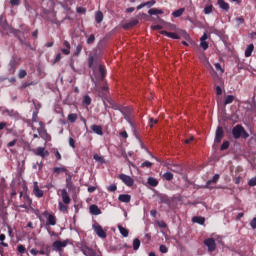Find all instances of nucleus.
Here are the masks:
<instances>
[{"label":"nucleus","instance_id":"nucleus-1","mask_svg":"<svg viewBox=\"0 0 256 256\" xmlns=\"http://www.w3.org/2000/svg\"><path fill=\"white\" fill-rule=\"evenodd\" d=\"M39 247H41L40 250L32 248L30 250L31 255H33V256H37V255L50 256L51 255V245L45 244L44 242H42L39 244Z\"/></svg>","mask_w":256,"mask_h":256},{"label":"nucleus","instance_id":"nucleus-2","mask_svg":"<svg viewBox=\"0 0 256 256\" xmlns=\"http://www.w3.org/2000/svg\"><path fill=\"white\" fill-rule=\"evenodd\" d=\"M232 135L234 139H241V137L242 139H247L249 137V133L239 124L232 129Z\"/></svg>","mask_w":256,"mask_h":256},{"label":"nucleus","instance_id":"nucleus-3","mask_svg":"<svg viewBox=\"0 0 256 256\" xmlns=\"http://www.w3.org/2000/svg\"><path fill=\"white\" fill-rule=\"evenodd\" d=\"M92 229L94 230L96 235H98V237H100V239H107V232H105V230H103V227H101V225L99 223L95 222L92 225Z\"/></svg>","mask_w":256,"mask_h":256},{"label":"nucleus","instance_id":"nucleus-4","mask_svg":"<svg viewBox=\"0 0 256 256\" xmlns=\"http://www.w3.org/2000/svg\"><path fill=\"white\" fill-rule=\"evenodd\" d=\"M94 75L97 81H103L105 77H107V70L105 69V66L99 65L98 71H94Z\"/></svg>","mask_w":256,"mask_h":256},{"label":"nucleus","instance_id":"nucleus-5","mask_svg":"<svg viewBox=\"0 0 256 256\" xmlns=\"http://www.w3.org/2000/svg\"><path fill=\"white\" fill-rule=\"evenodd\" d=\"M118 179H120V181L126 184L127 187H133V185H135V180H133V178H131V176L127 174H120L118 176Z\"/></svg>","mask_w":256,"mask_h":256},{"label":"nucleus","instance_id":"nucleus-6","mask_svg":"<svg viewBox=\"0 0 256 256\" xmlns=\"http://www.w3.org/2000/svg\"><path fill=\"white\" fill-rule=\"evenodd\" d=\"M66 176V187L68 191H70L71 193H75L77 187H75V184L73 183V176H71V174L69 173H66Z\"/></svg>","mask_w":256,"mask_h":256},{"label":"nucleus","instance_id":"nucleus-7","mask_svg":"<svg viewBox=\"0 0 256 256\" xmlns=\"http://www.w3.org/2000/svg\"><path fill=\"white\" fill-rule=\"evenodd\" d=\"M204 245L208 247L209 253H213L215 249H217V243L215 242V239L208 238L204 240Z\"/></svg>","mask_w":256,"mask_h":256},{"label":"nucleus","instance_id":"nucleus-8","mask_svg":"<svg viewBox=\"0 0 256 256\" xmlns=\"http://www.w3.org/2000/svg\"><path fill=\"white\" fill-rule=\"evenodd\" d=\"M43 217H47L46 225H57V218L55 217V215L50 214L48 211H44Z\"/></svg>","mask_w":256,"mask_h":256},{"label":"nucleus","instance_id":"nucleus-9","mask_svg":"<svg viewBox=\"0 0 256 256\" xmlns=\"http://www.w3.org/2000/svg\"><path fill=\"white\" fill-rule=\"evenodd\" d=\"M81 252L85 256H103V254H101V253L99 255H97V252H95V250H93L92 248H90L87 245H84L81 247Z\"/></svg>","mask_w":256,"mask_h":256},{"label":"nucleus","instance_id":"nucleus-10","mask_svg":"<svg viewBox=\"0 0 256 256\" xmlns=\"http://www.w3.org/2000/svg\"><path fill=\"white\" fill-rule=\"evenodd\" d=\"M120 113H122L124 119H126L128 123H130V125H133V122H131V113H132L131 108L123 107L122 109H120Z\"/></svg>","mask_w":256,"mask_h":256},{"label":"nucleus","instance_id":"nucleus-11","mask_svg":"<svg viewBox=\"0 0 256 256\" xmlns=\"http://www.w3.org/2000/svg\"><path fill=\"white\" fill-rule=\"evenodd\" d=\"M33 153L37 157H42V159H45V157H49V151L45 150V147H38L37 149L33 150Z\"/></svg>","mask_w":256,"mask_h":256},{"label":"nucleus","instance_id":"nucleus-12","mask_svg":"<svg viewBox=\"0 0 256 256\" xmlns=\"http://www.w3.org/2000/svg\"><path fill=\"white\" fill-rule=\"evenodd\" d=\"M61 198L64 205H69V203H71V197H69V193L67 192V189L61 190Z\"/></svg>","mask_w":256,"mask_h":256},{"label":"nucleus","instance_id":"nucleus-13","mask_svg":"<svg viewBox=\"0 0 256 256\" xmlns=\"http://www.w3.org/2000/svg\"><path fill=\"white\" fill-rule=\"evenodd\" d=\"M224 131L223 127L219 126L216 130L215 143H221V139H223Z\"/></svg>","mask_w":256,"mask_h":256},{"label":"nucleus","instance_id":"nucleus-14","mask_svg":"<svg viewBox=\"0 0 256 256\" xmlns=\"http://www.w3.org/2000/svg\"><path fill=\"white\" fill-rule=\"evenodd\" d=\"M161 35H165V37H169L170 39H181V36L175 32L161 31Z\"/></svg>","mask_w":256,"mask_h":256},{"label":"nucleus","instance_id":"nucleus-15","mask_svg":"<svg viewBox=\"0 0 256 256\" xmlns=\"http://www.w3.org/2000/svg\"><path fill=\"white\" fill-rule=\"evenodd\" d=\"M217 181H219V174H215L211 180H208L206 182V185L204 186V189H213V187H211V184L217 183Z\"/></svg>","mask_w":256,"mask_h":256},{"label":"nucleus","instance_id":"nucleus-16","mask_svg":"<svg viewBox=\"0 0 256 256\" xmlns=\"http://www.w3.org/2000/svg\"><path fill=\"white\" fill-rule=\"evenodd\" d=\"M33 193L35 197H38V199H41V197H43V190L39 189V185H37V182L34 183Z\"/></svg>","mask_w":256,"mask_h":256},{"label":"nucleus","instance_id":"nucleus-17","mask_svg":"<svg viewBox=\"0 0 256 256\" xmlns=\"http://www.w3.org/2000/svg\"><path fill=\"white\" fill-rule=\"evenodd\" d=\"M118 201L121 203H130L131 202V195L129 194H120L118 197Z\"/></svg>","mask_w":256,"mask_h":256},{"label":"nucleus","instance_id":"nucleus-18","mask_svg":"<svg viewBox=\"0 0 256 256\" xmlns=\"http://www.w3.org/2000/svg\"><path fill=\"white\" fill-rule=\"evenodd\" d=\"M135 25H139L138 19H132L130 22H127L123 25V29H131V27H135Z\"/></svg>","mask_w":256,"mask_h":256},{"label":"nucleus","instance_id":"nucleus-19","mask_svg":"<svg viewBox=\"0 0 256 256\" xmlns=\"http://www.w3.org/2000/svg\"><path fill=\"white\" fill-rule=\"evenodd\" d=\"M91 129L96 135H103V127L101 125L93 124Z\"/></svg>","mask_w":256,"mask_h":256},{"label":"nucleus","instance_id":"nucleus-20","mask_svg":"<svg viewBox=\"0 0 256 256\" xmlns=\"http://www.w3.org/2000/svg\"><path fill=\"white\" fill-rule=\"evenodd\" d=\"M90 213L91 215H101V209H99V206L93 204L90 206Z\"/></svg>","mask_w":256,"mask_h":256},{"label":"nucleus","instance_id":"nucleus-21","mask_svg":"<svg viewBox=\"0 0 256 256\" xmlns=\"http://www.w3.org/2000/svg\"><path fill=\"white\" fill-rule=\"evenodd\" d=\"M40 127L37 129L39 135L43 137V135H47V130L45 129V124L43 122H39Z\"/></svg>","mask_w":256,"mask_h":256},{"label":"nucleus","instance_id":"nucleus-22","mask_svg":"<svg viewBox=\"0 0 256 256\" xmlns=\"http://www.w3.org/2000/svg\"><path fill=\"white\" fill-rule=\"evenodd\" d=\"M254 49H255V46L253 44L248 45L245 50V57H251V55H253Z\"/></svg>","mask_w":256,"mask_h":256},{"label":"nucleus","instance_id":"nucleus-23","mask_svg":"<svg viewBox=\"0 0 256 256\" xmlns=\"http://www.w3.org/2000/svg\"><path fill=\"white\" fill-rule=\"evenodd\" d=\"M118 231H120V234L122 237H129V230L121 225H118Z\"/></svg>","mask_w":256,"mask_h":256},{"label":"nucleus","instance_id":"nucleus-24","mask_svg":"<svg viewBox=\"0 0 256 256\" xmlns=\"http://www.w3.org/2000/svg\"><path fill=\"white\" fill-rule=\"evenodd\" d=\"M52 247H53L54 251H59V252L63 251L60 240L54 241L52 244Z\"/></svg>","mask_w":256,"mask_h":256},{"label":"nucleus","instance_id":"nucleus-25","mask_svg":"<svg viewBox=\"0 0 256 256\" xmlns=\"http://www.w3.org/2000/svg\"><path fill=\"white\" fill-rule=\"evenodd\" d=\"M193 223H198V225H205V218L201 216H196L192 218Z\"/></svg>","mask_w":256,"mask_h":256},{"label":"nucleus","instance_id":"nucleus-26","mask_svg":"<svg viewBox=\"0 0 256 256\" xmlns=\"http://www.w3.org/2000/svg\"><path fill=\"white\" fill-rule=\"evenodd\" d=\"M218 5L220 9L227 11L229 9V3L225 2V0H218Z\"/></svg>","mask_w":256,"mask_h":256},{"label":"nucleus","instance_id":"nucleus-27","mask_svg":"<svg viewBox=\"0 0 256 256\" xmlns=\"http://www.w3.org/2000/svg\"><path fill=\"white\" fill-rule=\"evenodd\" d=\"M147 183L150 187H157V185H159V181L153 177H149Z\"/></svg>","mask_w":256,"mask_h":256},{"label":"nucleus","instance_id":"nucleus-28","mask_svg":"<svg viewBox=\"0 0 256 256\" xmlns=\"http://www.w3.org/2000/svg\"><path fill=\"white\" fill-rule=\"evenodd\" d=\"M149 15H163V10L157 8H151L148 11Z\"/></svg>","mask_w":256,"mask_h":256},{"label":"nucleus","instance_id":"nucleus-29","mask_svg":"<svg viewBox=\"0 0 256 256\" xmlns=\"http://www.w3.org/2000/svg\"><path fill=\"white\" fill-rule=\"evenodd\" d=\"M235 101V96L233 95H228L224 99V105H231Z\"/></svg>","mask_w":256,"mask_h":256},{"label":"nucleus","instance_id":"nucleus-30","mask_svg":"<svg viewBox=\"0 0 256 256\" xmlns=\"http://www.w3.org/2000/svg\"><path fill=\"white\" fill-rule=\"evenodd\" d=\"M91 102H92L91 96L89 95L83 96V100H82L83 105H86V107H89V105H91Z\"/></svg>","mask_w":256,"mask_h":256},{"label":"nucleus","instance_id":"nucleus-31","mask_svg":"<svg viewBox=\"0 0 256 256\" xmlns=\"http://www.w3.org/2000/svg\"><path fill=\"white\" fill-rule=\"evenodd\" d=\"M53 173H57V175H59V173H69V171L67 170V168L65 167H55L53 169Z\"/></svg>","mask_w":256,"mask_h":256},{"label":"nucleus","instance_id":"nucleus-32","mask_svg":"<svg viewBox=\"0 0 256 256\" xmlns=\"http://www.w3.org/2000/svg\"><path fill=\"white\" fill-rule=\"evenodd\" d=\"M10 65V69L11 71H13V73H15V69H17V66L19 65V62H17V60L12 59L9 63Z\"/></svg>","mask_w":256,"mask_h":256},{"label":"nucleus","instance_id":"nucleus-33","mask_svg":"<svg viewBox=\"0 0 256 256\" xmlns=\"http://www.w3.org/2000/svg\"><path fill=\"white\" fill-rule=\"evenodd\" d=\"M140 247H141V240H139V238L134 239L133 240L134 251H138Z\"/></svg>","mask_w":256,"mask_h":256},{"label":"nucleus","instance_id":"nucleus-34","mask_svg":"<svg viewBox=\"0 0 256 256\" xmlns=\"http://www.w3.org/2000/svg\"><path fill=\"white\" fill-rule=\"evenodd\" d=\"M95 21H96V23L103 22V12H101V11L96 12Z\"/></svg>","mask_w":256,"mask_h":256},{"label":"nucleus","instance_id":"nucleus-35","mask_svg":"<svg viewBox=\"0 0 256 256\" xmlns=\"http://www.w3.org/2000/svg\"><path fill=\"white\" fill-rule=\"evenodd\" d=\"M183 13H185V8H179L178 10H175L172 15L173 17H181V15H183Z\"/></svg>","mask_w":256,"mask_h":256},{"label":"nucleus","instance_id":"nucleus-36","mask_svg":"<svg viewBox=\"0 0 256 256\" xmlns=\"http://www.w3.org/2000/svg\"><path fill=\"white\" fill-rule=\"evenodd\" d=\"M162 177H163V179H165L166 181H173L174 175H173V173H171V172H166V173L163 174Z\"/></svg>","mask_w":256,"mask_h":256},{"label":"nucleus","instance_id":"nucleus-37","mask_svg":"<svg viewBox=\"0 0 256 256\" xmlns=\"http://www.w3.org/2000/svg\"><path fill=\"white\" fill-rule=\"evenodd\" d=\"M17 251L21 254V255H25V253H27V248H25V246H23L22 244H19L17 246Z\"/></svg>","mask_w":256,"mask_h":256},{"label":"nucleus","instance_id":"nucleus-38","mask_svg":"<svg viewBox=\"0 0 256 256\" xmlns=\"http://www.w3.org/2000/svg\"><path fill=\"white\" fill-rule=\"evenodd\" d=\"M205 15H211L213 13V5H207L204 8Z\"/></svg>","mask_w":256,"mask_h":256},{"label":"nucleus","instance_id":"nucleus-39","mask_svg":"<svg viewBox=\"0 0 256 256\" xmlns=\"http://www.w3.org/2000/svg\"><path fill=\"white\" fill-rule=\"evenodd\" d=\"M87 45H93L95 43V34H91L87 40H86Z\"/></svg>","mask_w":256,"mask_h":256},{"label":"nucleus","instance_id":"nucleus-40","mask_svg":"<svg viewBox=\"0 0 256 256\" xmlns=\"http://www.w3.org/2000/svg\"><path fill=\"white\" fill-rule=\"evenodd\" d=\"M68 121H70L71 123H75V121H77V114L75 113L69 114Z\"/></svg>","mask_w":256,"mask_h":256},{"label":"nucleus","instance_id":"nucleus-41","mask_svg":"<svg viewBox=\"0 0 256 256\" xmlns=\"http://www.w3.org/2000/svg\"><path fill=\"white\" fill-rule=\"evenodd\" d=\"M155 3H157V1H155V0H150L148 2H144V7L151 9V7H153V5H155Z\"/></svg>","mask_w":256,"mask_h":256},{"label":"nucleus","instance_id":"nucleus-42","mask_svg":"<svg viewBox=\"0 0 256 256\" xmlns=\"http://www.w3.org/2000/svg\"><path fill=\"white\" fill-rule=\"evenodd\" d=\"M93 63H95V58L90 55V56L88 57V67H89L90 69H93Z\"/></svg>","mask_w":256,"mask_h":256},{"label":"nucleus","instance_id":"nucleus-43","mask_svg":"<svg viewBox=\"0 0 256 256\" xmlns=\"http://www.w3.org/2000/svg\"><path fill=\"white\" fill-rule=\"evenodd\" d=\"M5 239H6L5 234H0V241H1L2 247H9V244H7V243L4 242Z\"/></svg>","mask_w":256,"mask_h":256},{"label":"nucleus","instance_id":"nucleus-44","mask_svg":"<svg viewBox=\"0 0 256 256\" xmlns=\"http://www.w3.org/2000/svg\"><path fill=\"white\" fill-rule=\"evenodd\" d=\"M23 199H24L26 205H28V207H31V205H32V203H33V200H32L31 198H29V196H27V195H25V196L23 197Z\"/></svg>","mask_w":256,"mask_h":256},{"label":"nucleus","instance_id":"nucleus-45","mask_svg":"<svg viewBox=\"0 0 256 256\" xmlns=\"http://www.w3.org/2000/svg\"><path fill=\"white\" fill-rule=\"evenodd\" d=\"M200 47H201L204 51H207V49H209V43H207V41H200Z\"/></svg>","mask_w":256,"mask_h":256},{"label":"nucleus","instance_id":"nucleus-46","mask_svg":"<svg viewBox=\"0 0 256 256\" xmlns=\"http://www.w3.org/2000/svg\"><path fill=\"white\" fill-rule=\"evenodd\" d=\"M107 191H109L110 193H115V191H117V185L111 184L107 187Z\"/></svg>","mask_w":256,"mask_h":256},{"label":"nucleus","instance_id":"nucleus-47","mask_svg":"<svg viewBox=\"0 0 256 256\" xmlns=\"http://www.w3.org/2000/svg\"><path fill=\"white\" fill-rule=\"evenodd\" d=\"M81 51H83V45L78 44L74 55L79 56L81 54Z\"/></svg>","mask_w":256,"mask_h":256},{"label":"nucleus","instance_id":"nucleus-48","mask_svg":"<svg viewBox=\"0 0 256 256\" xmlns=\"http://www.w3.org/2000/svg\"><path fill=\"white\" fill-rule=\"evenodd\" d=\"M19 79H25L27 77V71L25 70H20L18 74Z\"/></svg>","mask_w":256,"mask_h":256},{"label":"nucleus","instance_id":"nucleus-49","mask_svg":"<svg viewBox=\"0 0 256 256\" xmlns=\"http://www.w3.org/2000/svg\"><path fill=\"white\" fill-rule=\"evenodd\" d=\"M221 151H225L227 149H229V141H224L221 145Z\"/></svg>","mask_w":256,"mask_h":256},{"label":"nucleus","instance_id":"nucleus-50","mask_svg":"<svg viewBox=\"0 0 256 256\" xmlns=\"http://www.w3.org/2000/svg\"><path fill=\"white\" fill-rule=\"evenodd\" d=\"M141 167H142V168L147 167V168L149 169V168L153 167V163H151L150 161H145V162H143V163L141 164Z\"/></svg>","mask_w":256,"mask_h":256},{"label":"nucleus","instance_id":"nucleus-51","mask_svg":"<svg viewBox=\"0 0 256 256\" xmlns=\"http://www.w3.org/2000/svg\"><path fill=\"white\" fill-rule=\"evenodd\" d=\"M10 5H12V7H17L21 5V0H10Z\"/></svg>","mask_w":256,"mask_h":256},{"label":"nucleus","instance_id":"nucleus-52","mask_svg":"<svg viewBox=\"0 0 256 256\" xmlns=\"http://www.w3.org/2000/svg\"><path fill=\"white\" fill-rule=\"evenodd\" d=\"M249 187H256V177L251 178L248 182Z\"/></svg>","mask_w":256,"mask_h":256},{"label":"nucleus","instance_id":"nucleus-53","mask_svg":"<svg viewBox=\"0 0 256 256\" xmlns=\"http://www.w3.org/2000/svg\"><path fill=\"white\" fill-rule=\"evenodd\" d=\"M159 251L160 253H167L169 251V248H167V246L165 245H160Z\"/></svg>","mask_w":256,"mask_h":256},{"label":"nucleus","instance_id":"nucleus-54","mask_svg":"<svg viewBox=\"0 0 256 256\" xmlns=\"http://www.w3.org/2000/svg\"><path fill=\"white\" fill-rule=\"evenodd\" d=\"M68 143L72 149H75V139L73 137L69 138Z\"/></svg>","mask_w":256,"mask_h":256},{"label":"nucleus","instance_id":"nucleus-55","mask_svg":"<svg viewBox=\"0 0 256 256\" xmlns=\"http://www.w3.org/2000/svg\"><path fill=\"white\" fill-rule=\"evenodd\" d=\"M93 159L95 161H99L100 163H103V158L98 154H94Z\"/></svg>","mask_w":256,"mask_h":256},{"label":"nucleus","instance_id":"nucleus-56","mask_svg":"<svg viewBox=\"0 0 256 256\" xmlns=\"http://www.w3.org/2000/svg\"><path fill=\"white\" fill-rule=\"evenodd\" d=\"M215 69L217 71H220V73H224L225 72V70H223V68L221 67V64H219V63H215Z\"/></svg>","mask_w":256,"mask_h":256},{"label":"nucleus","instance_id":"nucleus-57","mask_svg":"<svg viewBox=\"0 0 256 256\" xmlns=\"http://www.w3.org/2000/svg\"><path fill=\"white\" fill-rule=\"evenodd\" d=\"M59 209H60V211H67L68 207H67V205L59 202Z\"/></svg>","mask_w":256,"mask_h":256},{"label":"nucleus","instance_id":"nucleus-58","mask_svg":"<svg viewBox=\"0 0 256 256\" xmlns=\"http://www.w3.org/2000/svg\"><path fill=\"white\" fill-rule=\"evenodd\" d=\"M102 91H103V95H107V93H109V86L107 84H105L102 87Z\"/></svg>","mask_w":256,"mask_h":256},{"label":"nucleus","instance_id":"nucleus-59","mask_svg":"<svg viewBox=\"0 0 256 256\" xmlns=\"http://www.w3.org/2000/svg\"><path fill=\"white\" fill-rule=\"evenodd\" d=\"M159 123V120L150 118V127L153 128V125H157Z\"/></svg>","mask_w":256,"mask_h":256},{"label":"nucleus","instance_id":"nucleus-60","mask_svg":"<svg viewBox=\"0 0 256 256\" xmlns=\"http://www.w3.org/2000/svg\"><path fill=\"white\" fill-rule=\"evenodd\" d=\"M236 21L238 22V25H243V23H245V19L243 17H237Z\"/></svg>","mask_w":256,"mask_h":256},{"label":"nucleus","instance_id":"nucleus-61","mask_svg":"<svg viewBox=\"0 0 256 256\" xmlns=\"http://www.w3.org/2000/svg\"><path fill=\"white\" fill-rule=\"evenodd\" d=\"M216 95H223V89H221V86H216Z\"/></svg>","mask_w":256,"mask_h":256},{"label":"nucleus","instance_id":"nucleus-62","mask_svg":"<svg viewBox=\"0 0 256 256\" xmlns=\"http://www.w3.org/2000/svg\"><path fill=\"white\" fill-rule=\"evenodd\" d=\"M61 51L64 53V55H69V53H71V50L68 48H62Z\"/></svg>","mask_w":256,"mask_h":256},{"label":"nucleus","instance_id":"nucleus-63","mask_svg":"<svg viewBox=\"0 0 256 256\" xmlns=\"http://www.w3.org/2000/svg\"><path fill=\"white\" fill-rule=\"evenodd\" d=\"M16 144H17V140H12L8 143V147H15Z\"/></svg>","mask_w":256,"mask_h":256},{"label":"nucleus","instance_id":"nucleus-64","mask_svg":"<svg viewBox=\"0 0 256 256\" xmlns=\"http://www.w3.org/2000/svg\"><path fill=\"white\" fill-rule=\"evenodd\" d=\"M250 225L252 227V229H256V218H254L251 222Z\"/></svg>","mask_w":256,"mask_h":256}]
</instances>
